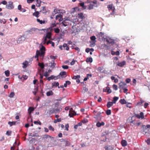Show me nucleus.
Masks as SVG:
<instances>
[{"label": "nucleus", "mask_w": 150, "mask_h": 150, "mask_svg": "<svg viewBox=\"0 0 150 150\" xmlns=\"http://www.w3.org/2000/svg\"><path fill=\"white\" fill-rule=\"evenodd\" d=\"M45 48L42 46L40 48V50H37L36 52V55L35 56V58H38L39 56L43 57L45 53Z\"/></svg>", "instance_id": "nucleus-1"}, {"label": "nucleus", "mask_w": 150, "mask_h": 150, "mask_svg": "<svg viewBox=\"0 0 150 150\" xmlns=\"http://www.w3.org/2000/svg\"><path fill=\"white\" fill-rule=\"evenodd\" d=\"M52 35L51 33L50 32H48L46 33L45 36L44 37V38L43 39V41L42 42V44L43 45L45 44L46 43L47 39H50L51 38V36Z\"/></svg>", "instance_id": "nucleus-2"}, {"label": "nucleus", "mask_w": 150, "mask_h": 150, "mask_svg": "<svg viewBox=\"0 0 150 150\" xmlns=\"http://www.w3.org/2000/svg\"><path fill=\"white\" fill-rule=\"evenodd\" d=\"M6 7L8 9H12L14 8V6L13 4V2L11 1L8 2V4L6 6Z\"/></svg>", "instance_id": "nucleus-3"}, {"label": "nucleus", "mask_w": 150, "mask_h": 150, "mask_svg": "<svg viewBox=\"0 0 150 150\" xmlns=\"http://www.w3.org/2000/svg\"><path fill=\"white\" fill-rule=\"evenodd\" d=\"M70 20L68 19H66L64 20L61 23L64 26H67L69 23Z\"/></svg>", "instance_id": "nucleus-4"}, {"label": "nucleus", "mask_w": 150, "mask_h": 150, "mask_svg": "<svg viewBox=\"0 0 150 150\" xmlns=\"http://www.w3.org/2000/svg\"><path fill=\"white\" fill-rule=\"evenodd\" d=\"M130 122L131 124H132V126L136 125L137 127L139 126L142 124V123L140 122H138L135 120L132 121H131Z\"/></svg>", "instance_id": "nucleus-5"}, {"label": "nucleus", "mask_w": 150, "mask_h": 150, "mask_svg": "<svg viewBox=\"0 0 150 150\" xmlns=\"http://www.w3.org/2000/svg\"><path fill=\"white\" fill-rule=\"evenodd\" d=\"M119 85L120 88L123 89L126 87V84L124 82H121L119 83Z\"/></svg>", "instance_id": "nucleus-6"}, {"label": "nucleus", "mask_w": 150, "mask_h": 150, "mask_svg": "<svg viewBox=\"0 0 150 150\" xmlns=\"http://www.w3.org/2000/svg\"><path fill=\"white\" fill-rule=\"evenodd\" d=\"M135 115L136 117L139 119L141 118L142 119H143L144 118V113L143 112H141L140 113V115L135 114Z\"/></svg>", "instance_id": "nucleus-7"}, {"label": "nucleus", "mask_w": 150, "mask_h": 150, "mask_svg": "<svg viewBox=\"0 0 150 150\" xmlns=\"http://www.w3.org/2000/svg\"><path fill=\"white\" fill-rule=\"evenodd\" d=\"M38 30L37 28H33L30 29L28 31V33L30 34L34 33L35 32L37 31V30Z\"/></svg>", "instance_id": "nucleus-8"}, {"label": "nucleus", "mask_w": 150, "mask_h": 150, "mask_svg": "<svg viewBox=\"0 0 150 150\" xmlns=\"http://www.w3.org/2000/svg\"><path fill=\"white\" fill-rule=\"evenodd\" d=\"M126 64V62L125 61H123L122 62H118L117 65L120 67H122Z\"/></svg>", "instance_id": "nucleus-9"}, {"label": "nucleus", "mask_w": 150, "mask_h": 150, "mask_svg": "<svg viewBox=\"0 0 150 150\" xmlns=\"http://www.w3.org/2000/svg\"><path fill=\"white\" fill-rule=\"evenodd\" d=\"M107 7L109 10H112V11H114L115 8L114 7H113V4H112L108 5Z\"/></svg>", "instance_id": "nucleus-10"}, {"label": "nucleus", "mask_w": 150, "mask_h": 150, "mask_svg": "<svg viewBox=\"0 0 150 150\" xmlns=\"http://www.w3.org/2000/svg\"><path fill=\"white\" fill-rule=\"evenodd\" d=\"M103 91L104 92H107L108 93H110L112 92L111 90L110 89L109 87L107 86L106 88V89H103Z\"/></svg>", "instance_id": "nucleus-11"}, {"label": "nucleus", "mask_w": 150, "mask_h": 150, "mask_svg": "<svg viewBox=\"0 0 150 150\" xmlns=\"http://www.w3.org/2000/svg\"><path fill=\"white\" fill-rule=\"evenodd\" d=\"M28 63L29 62L28 61H25L23 63V68H26L27 66L28 65Z\"/></svg>", "instance_id": "nucleus-12"}, {"label": "nucleus", "mask_w": 150, "mask_h": 150, "mask_svg": "<svg viewBox=\"0 0 150 150\" xmlns=\"http://www.w3.org/2000/svg\"><path fill=\"white\" fill-rule=\"evenodd\" d=\"M62 47L64 48V50H69V46L66 43H64Z\"/></svg>", "instance_id": "nucleus-13"}, {"label": "nucleus", "mask_w": 150, "mask_h": 150, "mask_svg": "<svg viewBox=\"0 0 150 150\" xmlns=\"http://www.w3.org/2000/svg\"><path fill=\"white\" fill-rule=\"evenodd\" d=\"M104 35L103 33L100 32L98 34L97 36L99 39H101L104 37Z\"/></svg>", "instance_id": "nucleus-14"}, {"label": "nucleus", "mask_w": 150, "mask_h": 150, "mask_svg": "<svg viewBox=\"0 0 150 150\" xmlns=\"http://www.w3.org/2000/svg\"><path fill=\"white\" fill-rule=\"evenodd\" d=\"M104 125L105 123L103 122H98L97 123L96 125L97 127H100L101 126Z\"/></svg>", "instance_id": "nucleus-15"}, {"label": "nucleus", "mask_w": 150, "mask_h": 150, "mask_svg": "<svg viewBox=\"0 0 150 150\" xmlns=\"http://www.w3.org/2000/svg\"><path fill=\"white\" fill-rule=\"evenodd\" d=\"M78 16L79 18L81 19H83L85 18L84 16H83V14L82 13L78 14Z\"/></svg>", "instance_id": "nucleus-16"}, {"label": "nucleus", "mask_w": 150, "mask_h": 150, "mask_svg": "<svg viewBox=\"0 0 150 150\" xmlns=\"http://www.w3.org/2000/svg\"><path fill=\"white\" fill-rule=\"evenodd\" d=\"M57 79V77H56L53 75H52L51 76L48 77L47 79L49 81L51 79Z\"/></svg>", "instance_id": "nucleus-17"}, {"label": "nucleus", "mask_w": 150, "mask_h": 150, "mask_svg": "<svg viewBox=\"0 0 150 150\" xmlns=\"http://www.w3.org/2000/svg\"><path fill=\"white\" fill-rule=\"evenodd\" d=\"M59 75L61 76H64L63 77L64 78L66 77L67 76L66 72L64 71H62L60 73Z\"/></svg>", "instance_id": "nucleus-18"}, {"label": "nucleus", "mask_w": 150, "mask_h": 150, "mask_svg": "<svg viewBox=\"0 0 150 150\" xmlns=\"http://www.w3.org/2000/svg\"><path fill=\"white\" fill-rule=\"evenodd\" d=\"M121 143L122 146H125L127 145V142L125 140H122Z\"/></svg>", "instance_id": "nucleus-19"}, {"label": "nucleus", "mask_w": 150, "mask_h": 150, "mask_svg": "<svg viewBox=\"0 0 150 150\" xmlns=\"http://www.w3.org/2000/svg\"><path fill=\"white\" fill-rule=\"evenodd\" d=\"M50 64V66L51 68H54L55 67V66L56 65V64L54 62V61H53V62H51L49 64Z\"/></svg>", "instance_id": "nucleus-20"}, {"label": "nucleus", "mask_w": 150, "mask_h": 150, "mask_svg": "<svg viewBox=\"0 0 150 150\" xmlns=\"http://www.w3.org/2000/svg\"><path fill=\"white\" fill-rule=\"evenodd\" d=\"M59 83L58 82H54L52 83V86H55V87H57L58 86V87L59 88H60V87L59 86Z\"/></svg>", "instance_id": "nucleus-21"}, {"label": "nucleus", "mask_w": 150, "mask_h": 150, "mask_svg": "<svg viewBox=\"0 0 150 150\" xmlns=\"http://www.w3.org/2000/svg\"><path fill=\"white\" fill-rule=\"evenodd\" d=\"M34 108L32 107H30L28 109V112L30 115L31 112L33 111Z\"/></svg>", "instance_id": "nucleus-22"}, {"label": "nucleus", "mask_w": 150, "mask_h": 150, "mask_svg": "<svg viewBox=\"0 0 150 150\" xmlns=\"http://www.w3.org/2000/svg\"><path fill=\"white\" fill-rule=\"evenodd\" d=\"M120 102L122 104H127V102L124 99H121L120 100Z\"/></svg>", "instance_id": "nucleus-23"}, {"label": "nucleus", "mask_w": 150, "mask_h": 150, "mask_svg": "<svg viewBox=\"0 0 150 150\" xmlns=\"http://www.w3.org/2000/svg\"><path fill=\"white\" fill-rule=\"evenodd\" d=\"M106 41L109 44L112 43L113 42V40L110 38L107 39L106 40Z\"/></svg>", "instance_id": "nucleus-24"}, {"label": "nucleus", "mask_w": 150, "mask_h": 150, "mask_svg": "<svg viewBox=\"0 0 150 150\" xmlns=\"http://www.w3.org/2000/svg\"><path fill=\"white\" fill-rule=\"evenodd\" d=\"M76 113L75 111H73L72 112H70L69 114V116L71 117H72L74 115H75Z\"/></svg>", "instance_id": "nucleus-25"}, {"label": "nucleus", "mask_w": 150, "mask_h": 150, "mask_svg": "<svg viewBox=\"0 0 150 150\" xmlns=\"http://www.w3.org/2000/svg\"><path fill=\"white\" fill-rule=\"evenodd\" d=\"M86 62H90L91 63L93 62V59L91 57L87 58L86 59Z\"/></svg>", "instance_id": "nucleus-26"}, {"label": "nucleus", "mask_w": 150, "mask_h": 150, "mask_svg": "<svg viewBox=\"0 0 150 150\" xmlns=\"http://www.w3.org/2000/svg\"><path fill=\"white\" fill-rule=\"evenodd\" d=\"M53 93L52 91H50L46 93V95L47 96H49L53 95Z\"/></svg>", "instance_id": "nucleus-27"}, {"label": "nucleus", "mask_w": 150, "mask_h": 150, "mask_svg": "<svg viewBox=\"0 0 150 150\" xmlns=\"http://www.w3.org/2000/svg\"><path fill=\"white\" fill-rule=\"evenodd\" d=\"M105 150H112L113 149L112 147L110 146H105Z\"/></svg>", "instance_id": "nucleus-28"}, {"label": "nucleus", "mask_w": 150, "mask_h": 150, "mask_svg": "<svg viewBox=\"0 0 150 150\" xmlns=\"http://www.w3.org/2000/svg\"><path fill=\"white\" fill-rule=\"evenodd\" d=\"M111 79L112 80H114V82L115 83H117L118 81V80L117 79H115V77L113 76H112L111 77Z\"/></svg>", "instance_id": "nucleus-29"}, {"label": "nucleus", "mask_w": 150, "mask_h": 150, "mask_svg": "<svg viewBox=\"0 0 150 150\" xmlns=\"http://www.w3.org/2000/svg\"><path fill=\"white\" fill-rule=\"evenodd\" d=\"M120 54L119 52L118 51H117L115 52L113 51H111V54L112 55H118Z\"/></svg>", "instance_id": "nucleus-30"}, {"label": "nucleus", "mask_w": 150, "mask_h": 150, "mask_svg": "<svg viewBox=\"0 0 150 150\" xmlns=\"http://www.w3.org/2000/svg\"><path fill=\"white\" fill-rule=\"evenodd\" d=\"M119 97H118L115 96L113 98V100H112V102L114 103H115L116 102L118 99Z\"/></svg>", "instance_id": "nucleus-31"}, {"label": "nucleus", "mask_w": 150, "mask_h": 150, "mask_svg": "<svg viewBox=\"0 0 150 150\" xmlns=\"http://www.w3.org/2000/svg\"><path fill=\"white\" fill-rule=\"evenodd\" d=\"M113 103L112 102H108L107 104V106L108 108H110L111 106L112 105Z\"/></svg>", "instance_id": "nucleus-32"}, {"label": "nucleus", "mask_w": 150, "mask_h": 150, "mask_svg": "<svg viewBox=\"0 0 150 150\" xmlns=\"http://www.w3.org/2000/svg\"><path fill=\"white\" fill-rule=\"evenodd\" d=\"M16 122L14 121H9L8 122V124L10 125V126H12L13 125H15L16 124Z\"/></svg>", "instance_id": "nucleus-33"}, {"label": "nucleus", "mask_w": 150, "mask_h": 150, "mask_svg": "<svg viewBox=\"0 0 150 150\" xmlns=\"http://www.w3.org/2000/svg\"><path fill=\"white\" fill-rule=\"evenodd\" d=\"M37 22L40 24H44L45 23V21L40 20L39 19H37Z\"/></svg>", "instance_id": "nucleus-34"}, {"label": "nucleus", "mask_w": 150, "mask_h": 150, "mask_svg": "<svg viewBox=\"0 0 150 150\" xmlns=\"http://www.w3.org/2000/svg\"><path fill=\"white\" fill-rule=\"evenodd\" d=\"M38 65L42 69H43L44 67V65L43 63H39L38 64Z\"/></svg>", "instance_id": "nucleus-35"}, {"label": "nucleus", "mask_w": 150, "mask_h": 150, "mask_svg": "<svg viewBox=\"0 0 150 150\" xmlns=\"http://www.w3.org/2000/svg\"><path fill=\"white\" fill-rule=\"evenodd\" d=\"M6 20L4 19H0V23H3V24H4L6 23Z\"/></svg>", "instance_id": "nucleus-36"}, {"label": "nucleus", "mask_w": 150, "mask_h": 150, "mask_svg": "<svg viewBox=\"0 0 150 150\" xmlns=\"http://www.w3.org/2000/svg\"><path fill=\"white\" fill-rule=\"evenodd\" d=\"M54 32L57 33H59L60 32V30L57 28H54Z\"/></svg>", "instance_id": "nucleus-37"}, {"label": "nucleus", "mask_w": 150, "mask_h": 150, "mask_svg": "<svg viewBox=\"0 0 150 150\" xmlns=\"http://www.w3.org/2000/svg\"><path fill=\"white\" fill-rule=\"evenodd\" d=\"M39 14V13L38 11H36V12L34 13L33 15L34 16H35L36 17L38 18V15Z\"/></svg>", "instance_id": "nucleus-38"}, {"label": "nucleus", "mask_w": 150, "mask_h": 150, "mask_svg": "<svg viewBox=\"0 0 150 150\" xmlns=\"http://www.w3.org/2000/svg\"><path fill=\"white\" fill-rule=\"evenodd\" d=\"M96 41H93L91 42V43L90 45V46L91 47H93L95 46V42H96Z\"/></svg>", "instance_id": "nucleus-39"}, {"label": "nucleus", "mask_w": 150, "mask_h": 150, "mask_svg": "<svg viewBox=\"0 0 150 150\" xmlns=\"http://www.w3.org/2000/svg\"><path fill=\"white\" fill-rule=\"evenodd\" d=\"M6 76H8L10 75V72L9 70H6L4 72Z\"/></svg>", "instance_id": "nucleus-40"}, {"label": "nucleus", "mask_w": 150, "mask_h": 150, "mask_svg": "<svg viewBox=\"0 0 150 150\" xmlns=\"http://www.w3.org/2000/svg\"><path fill=\"white\" fill-rule=\"evenodd\" d=\"M15 93L14 92H11L10 93L9 95V97L10 98H12L13 97Z\"/></svg>", "instance_id": "nucleus-41"}, {"label": "nucleus", "mask_w": 150, "mask_h": 150, "mask_svg": "<svg viewBox=\"0 0 150 150\" xmlns=\"http://www.w3.org/2000/svg\"><path fill=\"white\" fill-rule=\"evenodd\" d=\"M61 121V118L57 119H55L54 121V122L55 123H57V122H59Z\"/></svg>", "instance_id": "nucleus-42"}, {"label": "nucleus", "mask_w": 150, "mask_h": 150, "mask_svg": "<svg viewBox=\"0 0 150 150\" xmlns=\"http://www.w3.org/2000/svg\"><path fill=\"white\" fill-rule=\"evenodd\" d=\"M80 75H78L77 76H74L72 77V79H79L80 78Z\"/></svg>", "instance_id": "nucleus-43"}, {"label": "nucleus", "mask_w": 150, "mask_h": 150, "mask_svg": "<svg viewBox=\"0 0 150 150\" xmlns=\"http://www.w3.org/2000/svg\"><path fill=\"white\" fill-rule=\"evenodd\" d=\"M62 14H59L58 15H57L56 16L55 18L56 20H57L59 18H62Z\"/></svg>", "instance_id": "nucleus-44"}, {"label": "nucleus", "mask_w": 150, "mask_h": 150, "mask_svg": "<svg viewBox=\"0 0 150 150\" xmlns=\"http://www.w3.org/2000/svg\"><path fill=\"white\" fill-rule=\"evenodd\" d=\"M94 5L93 4H90L88 5V9L91 10L93 9V8Z\"/></svg>", "instance_id": "nucleus-45"}, {"label": "nucleus", "mask_w": 150, "mask_h": 150, "mask_svg": "<svg viewBox=\"0 0 150 150\" xmlns=\"http://www.w3.org/2000/svg\"><path fill=\"white\" fill-rule=\"evenodd\" d=\"M90 39L91 40L93 41H96L95 40L96 39V38L95 36H92L90 37Z\"/></svg>", "instance_id": "nucleus-46"}, {"label": "nucleus", "mask_w": 150, "mask_h": 150, "mask_svg": "<svg viewBox=\"0 0 150 150\" xmlns=\"http://www.w3.org/2000/svg\"><path fill=\"white\" fill-rule=\"evenodd\" d=\"M54 113H56L59 112H60V109H59L58 108H57L56 109L54 108Z\"/></svg>", "instance_id": "nucleus-47"}, {"label": "nucleus", "mask_w": 150, "mask_h": 150, "mask_svg": "<svg viewBox=\"0 0 150 150\" xmlns=\"http://www.w3.org/2000/svg\"><path fill=\"white\" fill-rule=\"evenodd\" d=\"M34 123L36 125L39 124V125H41L42 124L41 122L40 121H35L34 122Z\"/></svg>", "instance_id": "nucleus-48"}, {"label": "nucleus", "mask_w": 150, "mask_h": 150, "mask_svg": "<svg viewBox=\"0 0 150 150\" xmlns=\"http://www.w3.org/2000/svg\"><path fill=\"white\" fill-rule=\"evenodd\" d=\"M44 138H45L47 139L48 138H53V137L50 136V135H49L47 134H45L44 135Z\"/></svg>", "instance_id": "nucleus-49"}, {"label": "nucleus", "mask_w": 150, "mask_h": 150, "mask_svg": "<svg viewBox=\"0 0 150 150\" xmlns=\"http://www.w3.org/2000/svg\"><path fill=\"white\" fill-rule=\"evenodd\" d=\"M106 113L107 115H109L111 114V111L110 110H108L106 111Z\"/></svg>", "instance_id": "nucleus-50"}, {"label": "nucleus", "mask_w": 150, "mask_h": 150, "mask_svg": "<svg viewBox=\"0 0 150 150\" xmlns=\"http://www.w3.org/2000/svg\"><path fill=\"white\" fill-rule=\"evenodd\" d=\"M81 122L82 123L84 124L87 123L88 122V120L86 119H84L82 120Z\"/></svg>", "instance_id": "nucleus-51"}, {"label": "nucleus", "mask_w": 150, "mask_h": 150, "mask_svg": "<svg viewBox=\"0 0 150 150\" xmlns=\"http://www.w3.org/2000/svg\"><path fill=\"white\" fill-rule=\"evenodd\" d=\"M12 132L11 131H7L6 133V135L8 136H10Z\"/></svg>", "instance_id": "nucleus-52"}, {"label": "nucleus", "mask_w": 150, "mask_h": 150, "mask_svg": "<svg viewBox=\"0 0 150 150\" xmlns=\"http://www.w3.org/2000/svg\"><path fill=\"white\" fill-rule=\"evenodd\" d=\"M49 129L50 130H51L52 131H54V128L51 125H50L48 127Z\"/></svg>", "instance_id": "nucleus-53"}, {"label": "nucleus", "mask_w": 150, "mask_h": 150, "mask_svg": "<svg viewBox=\"0 0 150 150\" xmlns=\"http://www.w3.org/2000/svg\"><path fill=\"white\" fill-rule=\"evenodd\" d=\"M65 142V146H69L70 144V142H68V141H67V140H66Z\"/></svg>", "instance_id": "nucleus-54"}, {"label": "nucleus", "mask_w": 150, "mask_h": 150, "mask_svg": "<svg viewBox=\"0 0 150 150\" xmlns=\"http://www.w3.org/2000/svg\"><path fill=\"white\" fill-rule=\"evenodd\" d=\"M144 102V101L141 100L139 102L137 103V104L138 105H141Z\"/></svg>", "instance_id": "nucleus-55"}, {"label": "nucleus", "mask_w": 150, "mask_h": 150, "mask_svg": "<svg viewBox=\"0 0 150 150\" xmlns=\"http://www.w3.org/2000/svg\"><path fill=\"white\" fill-rule=\"evenodd\" d=\"M53 113H54V108H53L52 110H50L49 111L50 114H51Z\"/></svg>", "instance_id": "nucleus-56"}, {"label": "nucleus", "mask_w": 150, "mask_h": 150, "mask_svg": "<svg viewBox=\"0 0 150 150\" xmlns=\"http://www.w3.org/2000/svg\"><path fill=\"white\" fill-rule=\"evenodd\" d=\"M65 130H67V131H68L69 130L68 128L69 127V124H67L65 125Z\"/></svg>", "instance_id": "nucleus-57"}, {"label": "nucleus", "mask_w": 150, "mask_h": 150, "mask_svg": "<svg viewBox=\"0 0 150 150\" xmlns=\"http://www.w3.org/2000/svg\"><path fill=\"white\" fill-rule=\"evenodd\" d=\"M113 88L114 89V90L115 91L117 90V86L115 84H114L113 85Z\"/></svg>", "instance_id": "nucleus-58"}, {"label": "nucleus", "mask_w": 150, "mask_h": 150, "mask_svg": "<svg viewBox=\"0 0 150 150\" xmlns=\"http://www.w3.org/2000/svg\"><path fill=\"white\" fill-rule=\"evenodd\" d=\"M50 57L51 59H55L57 58V56H54L51 55L50 56Z\"/></svg>", "instance_id": "nucleus-59"}, {"label": "nucleus", "mask_w": 150, "mask_h": 150, "mask_svg": "<svg viewBox=\"0 0 150 150\" xmlns=\"http://www.w3.org/2000/svg\"><path fill=\"white\" fill-rule=\"evenodd\" d=\"M41 1H39V2H38L37 3V4L36 5V6L37 7H39L41 6Z\"/></svg>", "instance_id": "nucleus-60"}, {"label": "nucleus", "mask_w": 150, "mask_h": 150, "mask_svg": "<svg viewBox=\"0 0 150 150\" xmlns=\"http://www.w3.org/2000/svg\"><path fill=\"white\" fill-rule=\"evenodd\" d=\"M62 67L64 69H67L69 68V67L67 65H63Z\"/></svg>", "instance_id": "nucleus-61"}, {"label": "nucleus", "mask_w": 150, "mask_h": 150, "mask_svg": "<svg viewBox=\"0 0 150 150\" xmlns=\"http://www.w3.org/2000/svg\"><path fill=\"white\" fill-rule=\"evenodd\" d=\"M49 75V74L47 71L45 72L44 74V76L46 77L48 76Z\"/></svg>", "instance_id": "nucleus-62"}, {"label": "nucleus", "mask_w": 150, "mask_h": 150, "mask_svg": "<svg viewBox=\"0 0 150 150\" xmlns=\"http://www.w3.org/2000/svg\"><path fill=\"white\" fill-rule=\"evenodd\" d=\"M42 11L43 13H46L47 11L45 7L43 6L42 7Z\"/></svg>", "instance_id": "nucleus-63"}, {"label": "nucleus", "mask_w": 150, "mask_h": 150, "mask_svg": "<svg viewBox=\"0 0 150 150\" xmlns=\"http://www.w3.org/2000/svg\"><path fill=\"white\" fill-rule=\"evenodd\" d=\"M59 12V10L55 8L54 9V12L55 13V14Z\"/></svg>", "instance_id": "nucleus-64"}]
</instances>
